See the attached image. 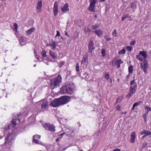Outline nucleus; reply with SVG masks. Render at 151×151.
I'll list each match as a JSON object with an SVG mask.
<instances>
[{
	"label": "nucleus",
	"mask_w": 151,
	"mask_h": 151,
	"mask_svg": "<svg viewBox=\"0 0 151 151\" xmlns=\"http://www.w3.org/2000/svg\"><path fill=\"white\" fill-rule=\"evenodd\" d=\"M70 100V98L69 96H63L51 102V104L53 107H57L67 104Z\"/></svg>",
	"instance_id": "f257e3e1"
},
{
	"label": "nucleus",
	"mask_w": 151,
	"mask_h": 151,
	"mask_svg": "<svg viewBox=\"0 0 151 151\" xmlns=\"http://www.w3.org/2000/svg\"><path fill=\"white\" fill-rule=\"evenodd\" d=\"M62 78L60 75L58 74L56 78L50 80V85L52 89L59 87L62 83Z\"/></svg>",
	"instance_id": "f03ea898"
},
{
	"label": "nucleus",
	"mask_w": 151,
	"mask_h": 151,
	"mask_svg": "<svg viewBox=\"0 0 151 151\" xmlns=\"http://www.w3.org/2000/svg\"><path fill=\"white\" fill-rule=\"evenodd\" d=\"M73 85L68 84L67 86H63L60 90V93L62 94L68 93L71 94L73 93L74 89Z\"/></svg>",
	"instance_id": "7ed1b4c3"
},
{
	"label": "nucleus",
	"mask_w": 151,
	"mask_h": 151,
	"mask_svg": "<svg viewBox=\"0 0 151 151\" xmlns=\"http://www.w3.org/2000/svg\"><path fill=\"white\" fill-rule=\"evenodd\" d=\"M43 127L45 130L52 132L55 131V127L53 124L49 123H45L42 125Z\"/></svg>",
	"instance_id": "20e7f679"
},
{
	"label": "nucleus",
	"mask_w": 151,
	"mask_h": 151,
	"mask_svg": "<svg viewBox=\"0 0 151 151\" xmlns=\"http://www.w3.org/2000/svg\"><path fill=\"white\" fill-rule=\"evenodd\" d=\"M11 135V133H9V135L5 137V141L3 145V146L4 147H5L6 148H9L12 144V141L11 140H9L10 139V136Z\"/></svg>",
	"instance_id": "39448f33"
},
{
	"label": "nucleus",
	"mask_w": 151,
	"mask_h": 151,
	"mask_svg": "<svg viewBox=\"0 0 151 151\" xmlns=\"http://www.w3.org/2000/svg\"><path fill=\"white\" fill-rule=\"evenodd\" d=\"M141 55L143 57L145 61L147 56V52L145 51H140L139 52V55H137L136 56V58L138 60H139L140 61H143V59L140 57Z\"/></svg>",
	"instance_id": "423d86ee"
},
{
	"label": "nucleus",
	"mask_w": 151,
	"mask_h": 151,
	"mask_svg": "<svg viewBox=\"0 0 151 151\" xmlns=\"http://www.w3.org/2000/svg\"><path fill=\"white\" fill-rule=\"evenodd\" d=\"M88 51L89 53H92L93 50L95 49V47L94 46L93 41L91 40L89 42L88 45Z\"/></svg>",
	"instance_id": "0eeeda50"
},
{
	"label": "nucleus",
	"mask_w": 151,
	"mask_h": 151,
	"mask_svg": "<svg viewBox=\"0 0 151 151\" xmlns=\"http://www.w3.org/2000/svg\"><path fill=\"white\" fill-rule=\"evenodd\" d=\"M143 63V64L142 63H140V67L143 70L145 73H146L147 71V69L148 67V64L146 61H144Z\"/></svg>",
	"instance_id": "6e6552de"
},
{
	"label": "nucleus",
	"mask_w": 151,
	"mask_h": 151,
	"mask_svg": "<svg viewBox=\"0 0 151 151\" xmlns=\"http://www.w3.org/2000/svg\"><path fill=\"white\" fill-rule=\"evenodd\" d=\"M42 102L41 105V109L43 111L46 110L48 106V103L46 100H42L40 101Z\"/></svg>",
	"instance_id": "1a4fd4ad"
},
{
	"label": "nucleus",
	"mask_w": 151,
	"mask_h": 151,
	"mask_svg": "<svg viewBox=\"0 0 151 151\" xmlns=\"http://www.w3.org/2000/svg\"><path fill=\"white\" fill-rule=\"evenodd\" d=\"M136 90L133 88H129V92L126 95V97L128 99L131 98V96L135 92Z\"/></svg>",
	"instance_id": "9d476101"
},
{
	"label": "nucleus",
	"mask_w": 151,
	"mask_h": 151,
	"mask_svg": "<svg viewBox=\"0 0 151 151\" xmlns=\"http://www.w3.org/2000/svg\"><path fill=\"white\" fill-rule=\"evenodd\" d=\"M97 1L98 0H90V4L88 9H94L96 4Z\"/></svg>",
	"instance_id": "9b49d317"
},
{
	"label": "nucleus",
	"mask_w": 151,
	"mask_h": 151,
	"mask_svg": "<svg viewBox=\"0 0 151 151\" xmlns=\"http://www.w3.org/2000/svg\"><path fill=\"white\" fill-rule=\"evenodd\" d=\"M123 63V61L121 59H120L118 60L116 62H114V60L112 62V64L113 66H115L116 65L117 67V68H118L120 67L121 64Z\"/></svg>",
	"instance_id": "f8f14e48"
},
{
	"label": "nucleus",
	"mask_w": 151,
	"mask_h": 151,
	"mask_svg": "<svg viewBox=\"0 0 151 151\" xmlns=\"http://www.w3.org/2000/svg\"><path fill=\"white\" fill-rule=\"evenodd\" d=\"M130 84L131 86L129 88H133L134 89L137 90V85L136 83L135 82L134 80L130 82Z\"/></svg>",
	"instance_id": "ddd939ff"
},
{
	"label": "nucleus",
	"mask_w": 151,
	"mask_h": 151,
	"mask_svg": "<svg viewBox=\"0 0 151 151\" xmlns=\"http://www.w3.org/2000/svg\"><path fill=\"white\" fill-rule=\"evenodd\" d=\"M131 138L130 139V142L131 143H133L135 142V139L136 138L135 134L134 132H132L131 135Z\"/></svg>",
	"instance_id": "4468645a"
},
{
	"label": "nucleus",
	"mask_w": 151,
	"mask_h": 151,
	"mask_svg": "<svg viewBox=\"0 0 151 151\" xmlns=\"http://www.w3.org/2000/svg\"><path fill=\"white\" fill-rule=\"evenodd\" d=\"M141 134H145L147 136H149L151 135V132L144 129L143 131L141 132Z\"/></svg>",
	"instance_id": "2eb2a0df"
},
{
	"label": "nucleus",
	"mask_w": 151,
	"mask_h": 151,
	"mask_svg": "<svg viewBox=\"0 0 151 151\" xmlns=\"http://www.w3.org/2000/svg\"><path fill=\"white\" fill-rule=\"evenodd\" d=\"M93 32L97 35L98 37H99L103 34V32L101 29H98L93 31Z\"/></svg>",
	"instance_id": "dca6fc26"
},
{
	"label": "nucleus",
	"mask_w": 151,
	"mask_h": 151,
	"mask_svg": "<svg viewBox=\"0 0 151 151\" xmlns=\"http://www.w3.org/2000/svg\"><path fill=\"white\" fill-rule=\"evenodd\" d=\"M49 53L50 56L52 57V59H55L57 58V54L56 53L51 51L50 50V51Z\"/></svg>",
	"instance_id": "f3484780"
},
{
	"label": "nucleus",
	"mask_w": 151,
	"mask_h": 151,
	"mask_svg": "<svg viewBox=\"0 0 151 151\" xmlns=\"http://www.w3.org/2000/svg\"><path fill=\"white\" fill-rule=\"evenodd\" d=\"M35 30V29L34 27H32L30 29H28L26 32L27 34L29 35L31 34Z\"/></svg>",
	"instance_id": "a211bd4d"
},
{
	"label": "nucleus",
	"mask_w": 151,
	"mask_h": 151,
	"mask_svg": "<svg viewBox=\"0 0 151 151\" xmlns=\"http://www.w3.org/2000/svg\"><path fill=\"white\" fill-rule=\"evenodd\" d=\"M142 103V101H139V102H135L134 103L132 107V110H134L136 106H139Z\"/></svg>",
	"instance_id": "6ab92c4d"
},
{
	"label": "nucleus",
	"mask_w": 151,
	"mask_h": 151,
	"mask_svg": "<svg viewBox=\"0 0 151 151\" xmlns=\"http://www.w3.org/2000/svg\"><path fill=\"white\" fill-rule=\"evenodd\" d=\"M104 77L108 81H109H109H110L111 83H112L111 79L110 78L109 75V73H105Z\"/></svg>",
	"instance_id": "aec40b11"
},
{
	"label": "nucleus",
	"mask_w": 151,
	"mask_h": 151,
	"mask_svg": "<svg viewBox=\"0 0 151 151\" xmlns=\"http://www.w3.org/2000/svg\"><path fill=\"white\" fill-rule=\"evenodd\" d=\"M57 42L54 41L52 42L51 44L52 48L53 50H55L56 47Z\"/></svg>",
	"instance_id": "412c9836"
},
{
	"label": "nucleus",
	"mask_w": 151,
	"mask_h": 151,
	"mask_svg": "<svg viewBox=\"0 0 151 151\" xmlns=\"http://www.w3.org/2000/svg\"><path fill=\"white\" fill-rule=\"evenodd\" d=\"M99 25L98 24H95L91 26V29L92 30H95L98 28Z\"/></svg>",
	"instance_id": "4be33fe9"
},
{
	"label": "nucleus",
	"mask_w": 151,
	"mask_h": 151,
	"mask_svg": "<svg viewBox=\"0 0 151 151\" xmlns=\"http://www.w3.org/2000/svg\"><path fill=\"white\" fill-rule=\"evenodd\" d=\"M42 3L41 1H39L38 2L37 8V9H40L42 7Z\"/></svg>",
	"instance_id": "5701e85b"
},
{
	"label": "nucleus",
	"mask_w": 151,
	"mask_h": 151,
	"mask_svg": "<svg viewBox=\"0 0 151 151\" xmlns=\"http://www.w3.org/2000/svg\"><path fill=\"white\" fill-rule=\"evenodd\" d=\"M41 54L43 58H44L46 57L47 55L46 51L44 50H43L41 52Z\"/></svg>",
	"instance_id": "b1692460"
},
{
	"label": "nucleus",
	"mask_w": 151,
	"mask_h": 151,
	"mask_svg": "<svg viewBox=\"0 0 151 151\" xmlns=\"http://www.w3.org/2000/svg\"><path fill=\"white\" fill-rule=\"evenodd\" d=\"M123 99V96H119L116 100V102L117 103L120 102Z\"/></svg>",
	"instance_id": "393cba45"
},
{
	"label": "nucleus",
	"mask_w": 151,
	"mask_h": 151,
	"mask_svg": "<svg viewBox=\"0 0 151 151\" xmlns=\"http://www.w3.org/2000/svg\"><path fill=\"white\" fill-rule=\"evenodd\" d=\"M68 3H66L64 5V6L61 9H68Z\"/></svg>",
	"instance_id": "a878e982"
},
{
	"label": "nucleus",
	"mask_w": 151,
	"mask_h": 151,
	"mask_svg": "<svg viewBox=\"0 0 151 151\" xmlns=\"http://www.w3.org/2000/svg\"><path fill=\"white\" fill-rule=\"evenodd\" d=\"M129 17H130L129 14H124L122 19V20L123 21L127 18Z\"/></svg>",
	"instance_id": "bb28decb"
},
{
	"label": "nucleus",
	"mask_w": 151,
	"mask_h": 151,
	"mask_svg": "<svg viewBox=\"0 0 151 151\" xmlns=\"http://www.w3.org/2000/svg\"><path fill=\"white\" fill-rule=\"evenodd\" d=\"M129 72V73H131L133 70V66L131 65L128 68Z\"/></svg>",
	"instance_id": "cd10ccee"
},
{
	"label": "nucleus",
	"mask_w": 151,
	"mask_h": 151,
	"mask_svg": "<svg viewBox=\"0 0 151 151\" xmlns=\"http://www.w3.org/2000/svg\"><path fill=\"white\" fill-rule=\"evenodd\" d=\"M53 9H58V3L56 1L54 3Z\"/></svg>",
	"instance_id": "c85d7f7f"
},
{
	"label": "nucleus",
	"mask_w": 151,
	"mask_h": 151,
	"mask_svg": "<svg viewBox=\"0 0 151 151\" xmlns=\"http://www.w3.org/2000/svg\"><path fill=\"white\" fill-rule=\"evenodd\" d=\"M126 50L124 49H123L119 52V54H124L125 53Z\"/></svg>",
	"instance_id": "c756f323"
},
{
	"label": "nucleus",
	"mask_w": 151,
	"mask_h": 151,
	"mask_svg": "<svg viewBox=\"0 0 151 151\" xmlns=\"http://www.w3.org/2000/svg\"><path fill=\"white\" fill-rule=\"evenodd\" d=\"M121 106L118 105L116 107L115 110L117 111H119L121 110Z\"/></svg>",
	"instance_id": "7c9ffc66"
},
{
	"label": "nucleus",
	"mask_w": 151,
	"mask_h": 151,
	"mask_svg": "<svg viewBox=\"0 0 151 151\" xmlns=\"http://www.w3.org/2000/svg\"><path fill=\"white\" fill-rule=\"evenodd\" d=\"M101 54L103 57L105 56L106 55V50L104 49H102L101 50Z\"/></svg>",
	"instance_id": "2f4dec72"
},
{
	"label": "nucleus",
	"mask_w": 151,
	"mask_h": 151,
	"mask_svg": "<svg viewBox=\"0 0 151 151\" xmlns=\"http://www.w3.org/2000/svg\"><path fill=\"white\" fill-rule=\"evenodd\" d=\"M83 75L85 76V79L86 81H89V76H88V74H83Z\"/></svg>",
	"instance_id": "473e14b6"
},
{
	"label": "nucleus",
	"mask_w": 151,
	"mask_h": 151,
	"mask_svg": "<svg viewBox=\"0 0 151 151\" xmlns=\"http://www.w3.org/2000/svg\"><path fill=\"white\" fill-rule=\"evenodd\" d=\"M86 57H85L84 56H83L82 60V61H81V64H84L86 62Z\"/></svg>",
	"instance_id": "72a5a7b5"
},
{
	"label": "nucleus",
	"mask_w": 151,
	"mask_h": 151,
	"mask_svg": "<svg viewBox=\"0 0 151 151\" xmlns=\"http://www.w3.org/2000/svg\"><path fill=\"white\" fill-rule=\"evenodd\" d=\"M145 109L147 111V112L149 111H151V108L149 106H146L145 107Z\"/></svg>",
	"instance_id": "f704fd0d"
},
{
	"label": "nucleus",
	"mask_w": 151,
	"mask_h": 151,
	"mask_svg": "<svg viewBox=\"0 0 151 151\" xmlns=\"http://www.w3.org/2000/svg\"><path fill=\"white\" fill-rule=\"evenodd\" d=\"M126 50L129 51L131 52L132 49V47L130 46H127L126 47Z\"/></svg>",
	"instance_id": "c9c22d12"
},
{
	"label": "nucleus",
	"mask_w": 151,
	"mask_h": 151,
	"mask_svg": "<svg viewBox=\"0 0 151 151\" xmlns=\"http://www.w3.org/2000/svg\"><path fill=\"white\" fill-rule=\"evenodd\" d=\"M76 70L77 72H79L80 71V69L79 68V63H77L76 65Z\"/></svg>",
	"instance_id": "e433bc0d"
},
{
	"label": "nucleus",
	"mask_w": 151,
	"mask_h": 151,
	"mask_svg": "<svg viewBox=\"0 0 151 151\" xmlns=\"http://www.w3.org/2000/svg\"><path fill=\"white\" fill-rule=\"evenodd\" d=\"M33 138H39V139H40L41 138V136L40 135H37L36 134L35 135H34L33 136Z\"/></svg>",
	"instance_id": "4c0bfd02"
},
{
	"label": "nucleus",
	"mask_w": 151,
	"mask_h": 151,
	"mask_svg": "<svg viewBox=\"0 0 151 151\" xmlns=\"http://www.w3.org/2000/svg\"><path fill=\"white\" fill-rule=\"evenodd\" d=\"M14 27L15 29L16 30V31H17V30L18 27L17 24L16 23L14 24Z\"/></svg>",
	"instance_id": "58836bf2"
},
{
	"label": "nucleus",
	"mask_w": 151,
	"mask_h": 151,
	"mask_svg": "<svg viewBox=\"0 0 151 151\" xmlns=\"http://www.w3.org/2000/svg\"><path fill=\"white\" fill-rule=\"evenodd\" d=\"M112 35L114 37H116V29H114V31L112 33Z\"/></svg>",
	"instance_id": "ea45409f"
},
{
	"label": "nucleus",
	"mask_w": 151,
	"mask_h": 151,
	"mask_svg": "<svg viewBox=\"0 0 151 151\" xmlns=\"http://www.w3.org/2000/svg\"><path fill=\"white\" fill-rule=\"evenodd\" d=\"M147 145V143L146 142H144L142 144V148H145Z\"/></svg>",
	"instance_id": "a19ab883"
},
{
	"label": "nucleus",
	"mask_w": 151,
	"mask_h": 151,
	"mask_svg": "<svg viewBox=\"0 0 151 151\" xmlns=\"http://www.w3.org/2000/svg\"><path fill=\"white\" fill-rule=\"evenodd\" d=\"M104 38L105 39L106 41H110L111 40V38H109L107 37V36H105L104 37Z\"/></svg>",
	"instance_id": "79ce46f5"
},
{
	"label": "nucleus",
	"mask_w": 151,
	"mask_h": 151,
	"mask_svg": "<svg viewBox=\"0 0 151 151\" xmlns=\"http://www.w3.org/2000/svg\"><path fill=\"white\" fill-rule=\"evenodd\" d=\"M33 142L36 144H39L38 141L37 140L35 139V138H33Z\"/></svg>",
	"instance_id": "37998d69"
},
{
	"label": "nucleus",
	"mask_w": 151,
	"mask_h": 151,
	"mask_svg": "<svg viewBox=\"0 0 151 151\" xmlns=\"http://www.w3.org/2000/svg\"><path fill=\"white\" fill-rule=\"evenodd\" d=\"M16 119H14L12 120V124L13 125L15 126L16 125Z\"/></svg>",
	"instance_id": "c03bdc74"
},
{
	"label": "nucleus",
	"mask_w": 151,
	"mask_h": 151,
	"mask_svg": "<svg viewBox=\"0 0 151 151\" xmlns=\"http://www.w3.org/2000/svg\"><path fill=\"white\" fill-rule=\"evenodd\" d=\"M53 12L54 15L56 16L58 14V10H54Z\"/></svg>",
	"instance_id": "a18cd8bd"
},
{
	"label": "nucleus",
	"mask_w": 151,
	"mask_h": 151,
	"mask_svg": "<svg viewBox=\"0 0 151 151\" xmlns=\"http://www.w3.org/2000/svg\"><path fill=\"white\" fill-rule=\"evenodd\" d=\"M57 34L55 35V37H59L60 36V33L58 31H56Z\"/></svg>",
	"instance_id": "49530a36"
},
{
	"label": "nucleus",
	"mask_w": 151,
	"mask_h": 151,
	"mask_svg": "<svg viewBox=\"0 0 151 151\" xmlns=\"http://www.w3.org/2000/svg\"><path fill=\"white\" fill-rule=\"evenodd\" d=\"M136 43V41H132L130 43V45L131 46L133 45Z\"/></svg>",
	"instance_id": "de8ad7c7"
},
{
	"label": "nucleus",
	"mask_w": 151,
	"mask_h": 151,
	"mask_svg": "<svg viewBox=\"0 0 151 151\" xmlns=\"http://www.w3.org/2000/svg\"><path fill=\"white\" fill-rule=\"evenodd\" d=\"M143 118L144 119V120L145 122H146L147 121L146 119H147V116L145 114H144L143 115Z\"/></svg>",
	"instance_id": "09e8293b"
},
{
	"label": "nucleus",
	"mask_w": 151,
	"mask_h": 151,
	"mask_svg": "<svg viewBox=\"0 0 151 151\" xmlns=\"http://www.w3.org/2000/svg\"><path fill=\"white\" fill-rule=\"evenodd\" d=\"M71 74V71L70 70L68 71L67 72L66 77L69 76Z\"/></svg>",
	"instance_id": "8fccbe9b"
},
{
	"label": "nucleus",
	"mask_w": 151,
	"mask_h": 151,
	"mask_svg": "<svg viewBox=\"0 0 151 151\" xmlns=\"http://www.w3.org/2000/svg\"><path fill=\"white\" fill-rule=\"evenodd\" d=\"M86 31L87 32H91V29H90V28H88L87 29Z\"/></svg>",
	"instance_id": "3c124183"
},
{
	"label": "nucleus",
	"mask_w": 151,
	"mask_h": 151,
	"mask_svg": "<svg viewBox=\"0 0 151 151\" xmlns=\"http://www.w3.org/2000/svg\"><path fill=\"white\" fill-rule=\"evenodd\" d=\"M99 132H97L95 133L94 135H96L97 136H99Z\"/></svg>",
	"instance_id": "603ef678"
},
{
	"label": "nucleus",
	"mask_w": 151,
	"mask_h": 151,
	"mask_svg": "<svg viewBox=\"0 0 151 151\" xmlns=\"http://www.w3.org/2000/svg\"><path fill=\"white\" fill-rule=\"evenodd\" d=\"M113 151H120V150L118 149H116L114 150Z\"/></svg>",
	"instance_id": "864d4df0"
},
{
	"label": "nucleus",
	"mask_w": 151,
	"mask_h": 151,
	"mask_svg": "<svg viewBox=\"0 0 151 151\" xmlns=\"http://www.w3.org/2000/svg\"><path fill=\"white\" fill-rule=\"evenodd\" d=\"M46 46H51V44H47Z\"/></svg>",
	"instance_id": "5fc2aeb1"
},
{
	"label": "nucleus",
	"mask_w": 151,
	"mask_h": 151,
	"mask_svg": "<svg viewBox=\"0 0 151 151\" xmlns=\"http://www.w3.org/2000/svg\"><path fill=\"white\" fill-rule=\"evenodd\" d=\"M65 64V63L64 62H62L61 63V65H63Z\"/></svg>",
	"instance_id": "6e6d98bb"
},
{
	"label": "nucleus",
	"mask_w": 151,
	"mask_h": 151,
	"mask_svg": "<svg viewBox=\"0 0 151 151\" xmlns=\"http://www.w3.org/2000/svg\"><path fill=\"white\" fill-rule=\"evenodd\" d=\"M20 115H21V114H20V113L19 114L17 115H16V118H18V117H19V116Z\"/></svg>",
	"instance_id": "4d7b16f0"
},
{
	"label": "nucleus",
	"mask_w": 151,
	"mask_h": 151,
	"mask_svg": "<svg viewBox=\"0 0 151 151\" xmlns=\"http://www.w3.org/2000/svg\"><path fill=\"white\" fill-rule=\"evenodd\" d=\"M65 35H66V36H68V37H69V35H68V33H67V32H65Z\"/></svg>",
	"instance_id": "13d9d810"
},
{
	"label": "nucleus",
	"mask_w": 151,
	"mask_h": 151,
	"mask_svg": "<svg viewBox=\"0 0 151 151\" xmlns=\"http://www.w3.org/2000/svg\"><path fill=\"white\" fill-rule=\"evenodd\" d=\"M65 133H63L62 134H60V136H63L64 134H65Z\"/></svg>",
	"instance_id": "bf43d9fd"
},
{
	"label": "nucleus",
	"mask_w": 151,
	"mask_h": 151,
	"mask_svg": "<svg viewBox=\"0 0 151 151\" xmlns=\"http://www.w3.org/2000/svg\"><path fill=\"white\" fill-rule=\"evenodd\" d=\"M147 136L145 135L144 134V135L142 137V138H144L145 137H146Z\"/></svg>",
	"instance_id": "052dcab7"
},
{
	"label": "nucleus",
	"mask_w": 151,
	"mask_h": 151,
	"mask_svg": "<svg viewBox=\"0 0 151 151\" xmlns=\"http://www.w3.org/2000/svg\"><path fill=\"white\" fill-rule=\"evenodd\" d=\"M78 124L79 125V127H80L81 126V124L80 123V122H79L78 123Z\"/></svg>",
	"instance_id": "680f3d73"
},
{
	"label": "nucleus",
	"mask_w": 151,
	"mask_h": 151,
	"mask_svg": "<svg viewBox=\"0 0 151 151\" xmlns=\"http://www.w3.org/2000/svg\"><path fill=\"white\" fill-rule=\"evenodd\" d=\"M90 10L91 12H95V10Z\"/></svg>",
	"instance_id": "e2e57ef3"
},
{
	"label": "nucleus",
	"mask_w": 151,
	"mask_h": 151,
	"mask_svg": "<svg viewBox=\"0 0 151 151\" xmlns=\"http://www.w3.org/2000/svg\"><path fill=\"white\" fill-rule=\"evenodd\" d=\"M63 12H65L66 11H67L68 10H62Z\"/></svg>",
	"instance_id": "0e129e2a"
},
{
	"label": "nucleus",
	"mask_w": 151,
	"mask_h": 151,
	"mask_svg": "<svg viewBox=\"0 0 151 151\" xmlns=\"http://www.w3.org/2000/svg\"><path fill=\"white\" fill-rule=\"evenodd\" d=\"M37 56H38L37 55H35V57H36V58H37V59H38V58L37 57Z\"/></svg>",
	"instance_id": "69168bd1"
},
{
	"label": "nucleus",
	"mask_w": 151,
	"mask_h": 151,
	"mask_svg": "<svg viewBox=\"0 0 151 151\" xmlns=\"http://www.w3.org/2000/svg\"><path fill=\"white\" fill-rule=\"evenodd\" d=\"M58 140H59L58 138L57 139H56V141H58Z\"/></svg>",
	"instance_id": "338daca9"
},
{
	"label": "nucleus",
	"mask_w": 151,
	"mask_h": 151,
	"mask_svg": "<svg viewBox=\"0 0 151 151\" xmlns=\"http://www.w3.org/2000/svg\"><path fill=\"white\" fill-rule=\"evenodd\" d=\"M36 64H35L34 65V67H35L36 66Z\"/></svg>",
	"instance_id": "774afa93"
}]
</instances>
